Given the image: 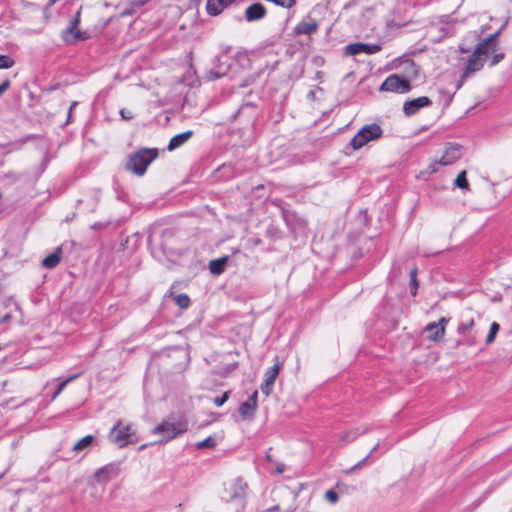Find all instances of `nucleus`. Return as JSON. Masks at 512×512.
Returning <instances> with one entry per match:
<instances>
[{
    "mask_svg": "<svg viewBox=\"0 0 512 512\" xmlns=\"http://www.w3.org/2000/svg\"><path fill=\"white\" fill-rule=\"evenodd\" d=\"M318 29V23L315 20H312L310 22L302 21L298 23L294 29L293 33L295 35H311L315 33Z\"/></svg>",
    "mask_w": 512,
    "mask_h": 512,
    "instance_id": "nucleus-17",
    "label": "nucleus"
},
{
    "mask_svg": "<svg viewBox=\"0 0 512 512\" xmlns=\"http://www.w3.org/2000/svg\"><path fill=\"white\" fill-rule=\"evenodd\" d=\"M257 397H258V392L254 391L252 393V395L248 398L247 402L252 404V406L257 408Z\"/></svg>",
    "mask_w": 512,
    "mask_h": 512,
    "instance_id": "nucleus-39",
    "label": "nucleus"
},
{
    "mask_svg": "<svg viewBox=\"0 0 512 512\" xmlns=\"http://www.w3.org/2000/svg\"><path fill=\"white\" fill-rule=\"evenodd\" d=\"M448 323V319L442 317L438 322L429 323L425 330L428 333V339L434 342H438L443 339L445 335V327Z\"/></svg>",
    "mask_w": 512,
    "mask_h": 512,
    "instance_id": "nucleus-9",
    "label": "nucleus"
},
{
    "mask_svg": "<svg viewBox=\"0 0 512 512\" xmlns=\"http://www.w3.org/2000/svg\"><path fill=\"white\" fill-rule=\"evenodd\" d=\"M149 0H130L128 2V5L134 9V11L137 9V8H140L142 7L143 5H145Z\"/></svg>",
    "mask_w": 512,
    "mask_h": 512,
    "instance_id": "nucleus-37",
    "label": "nucleus"
},
{
    "mask_svg": "<svg viewBox=\"0 0 512 512\" xmlns=\"http://www.w3.org/2000/svg\"><path fill=\"white\" fill-rule=\"evenodd\" d=\"M93 199H94V201H93V205H92L91 211H94V210H95V208H96V206H97V204H98V202H99V193H98V192H97V193H95V195H94V198H93Z\"/></svg>",
    "mask_w": 512,
    "mask_h": 512,
    "instance_id": "nucleus-44",
    "label": "nucleus"
},
{
    "mask_svg": "<svg viewBox=\"0 0 512 512\" xmlns=\"http://www.w3.org/2000/svg\"><path fill=\"white\" fill-rule=\"evenodd\" d=\"M193 134H194L193 131L188 130L183 133L175 135L174 137L171 138L167 149L169 151H173V150L181 147L193 136Z\"/></svg>",
    "mask_w": 512,
    "mask_h": 512,
    "instance_id": "nucleus-18",
    "label": "nucleus"
},
{
    "mask_svg": "<svg viewBox=\"0 0 512 512\" xmlns=\"http://www.w3.org/2000/svg\"><path fill=\"white\" fill-rule=\"evenodd\" d=\"M14 63V60L10 56L0 55V69H9Z\"/></svg>",
    "mask_w": 512,
    "mask_h": 512,
    "instance_id": "nucleus-32",
    "label": "nucleus"
},
{
    "mask_svg": "<svg viewBox=\"0 0 512 512\" xmlns=\"http://www.w3.org/2000/svg\"><path fill=\"white\" fill-rule=\"evenodd\" d=\"M378 448V444H376L373 449L371 450V452L365 457L363 458L361 461H359L357 464H355L349 471H353V470H356L358 468H360L366 461L367 459L370 457V455Z\"/></svg>",
    "mask_w": 512,
    "mask_h": 512,
    "instance_id": "nucleus-36",
    "label": "nucleus"
},
{
    "mask_svg": "<svg viewBox=\"0 0 512 512\" xmlns=\"http://www.w3.org/2000/svg\"><path fill=\"white\" fill-rule=\"evenodd\" d=\"M496 48L491 45V44H488L487 42H485L484 40H482L481 42H479L474 50V53L476 55H478L479 57L481 58H484V61L486 60V57L487 55L490 53V52H495Z\"/></svg>",
    "mask_w": 512,
    "mask_h": 512,
    "instance_id": "nucleus-21",
    "label": "nucleus"
},
{
    "mask_svg": "<svg viewBox=\"0 0 512 512\" xmlns=\"http://www.w3.org/2000/svg\"><path fill=\"white\" fill-rule=\"evenodd\" d=\"M11 319L10 314H6L5 316L0 318V323L8 322Z\"/></svg>",
    "mask_w": 512,
    "mask_h": 512,
    "instance_id": "nucleus-45",
    "label": "nucleus"
},
{
    "mask_svg": "<svg viewBox=\"0 0 512 512\" xmlns=\"http://www.w3.org/2000/svg\"><path fill=\"white\" fill-rule=\"evenodd\" d=\"M282 368V363L279 361L278 357L275 358L274 365L267 369L264 375V381L261 384V391L266 396H269L273 390V386L276 378L279 375V372Z\"/></svg>",
    "mask_w": 512,
    "mask_h": 512,
    "instance_id": "nucleus-6",
    "label": "nucleus"
},
{
    "mask_svg": "<svg viewBox=\"0 0 512 512\" xmlns=\"http://www.w3.org/2000/svg\"><path fill=\"white\" fill-rule=\"evenodd\" d=\"M79 377V374H75V375H72L71 377H69L68 379H66L65 381L61 382L56 391L54 392V394L52 395V400H54L62 391L63 389L66 387V385L71 382L72 380L76 379Z\"/></svg>",
    "mask_w": 512,
    "mask_h": 512,
    "instance_id": "nucleus-31",
    "label": "nucleus"
},
{
    "mask_svg": "<svg viewBox=\"0 0 512 512\" xmlns=\"http://www.w3.org/2000/svg\"><path fill=\"white\" fill-rule=\"evenodd\" d=\"M175 303L182 309H186L190 305V298L186 294H179L173 296Z\"/></svg>",
    "mask_w": 512,
    "mask_h": 512,
    "instance_id": "nucleus-27",
    "label": "nucleus"
},
{
    "mask_svg": "<svg viewBox=\"0 0 512 512\" xmlns=\"http://www.w3.org/2000/svg\"><path fill=\"white\" fill-rule=\"evenodd\" d=\"M120 114H121L123 119H131L133 117L132 113L130 111L125 110V109H122L120 111Z\"/></svg>",
    "mask_w": 512,
    "mask_h": 512,
    "instance_id": "nucleus-41",
    "label": "nucleus"
},
{
    "mask_svg": "<svg viewBox=\"0 0 512 512\" xmlns=\"http://www.w3.org/2000/svg\"><path fill=\"white\" fill-rule=\"evenodd\" d=\"M136 430L131 424H125L122 420H118L111 428L109 433L110 442L123 448L130 443H135Z\"/></svg>",
    "mask_w": 512,
    "mask_h": 512,
    "instance_id": "nucleus-3",
    "label": "nucleus"
},
{
    "mask_svg": "<svg viewBox=\"0 0 512 512\" xmlns=\"http://www.w3.org/2000/svg\"><path fill=\"white\" fill-rule=\"evenodd\" d=\"M286 512H291V511L287 510Z\"/></svg>",
    "mask_w": 512,
    "mask_h": 512,
    "instance_id": "nucleus-53",
    "label": "nucleus"
},
{
    "mask_svg": "<svg viewBox=\"0 0 512 512\" xmlns=\"http://www.w3.org/2000/svg\"><path fill=\"white\" fill-rule=\"evenodd\" d=\"M417 272H418V269L413 268L409 273L410 292L413 296H415L417 294V290H418Z\"/></svg>",
    "mask_w": 512,
    "mask_h": 512,
    "instance_id": "nucleus-25",
    "label": "nucleus"
},
{
    "mask_svg": "<svg viewBox=\"0 0 512 512\" xmlns=\"http://www.w3.org/2000/svg\"><path fill=\"white\" fill-rule=\"evenodd\" d=\"M504 59V53H497V54H494L491 61H490V66H495L497 65L499 62H501L502 60Z\"/></svg>",
    "mask_w": 512,
    "mask_h": 512,
    "instance_id": "nucleus-38",
    "label": "nucleus"
},
{
    "mask_svg": "<svg viewBox=\"0 0 512 512\" xmlns=\"http://www.w3.org/2000/svg\"><path fill=\"white\" fill-rule=\"evenodd\" d=\"M379 90L381 92L407 93L411 90V84L405 78L398 74L389 75L381 84Z\"/></svg>",
    "mask_w": 512,
    "mask_h": 512,
    "instance_id": "nucleus-5",
    "label": "nucleus"
},
{
    "mask_svg": "<svg viewBox=\"0 0 512 512\" xmlns=\"http://www.w3.org/2000/svg\"><path fill=\"white\" fill-rule=\"evenodd\" d=\"M210 74H211V79H217L222 76L220 73H217V72H211Z\"/></svg>",
    "mask_w": 512,
    "mask_h": 512,
    "instance_id": "nucleus-47",
    "label": "nucleus"
},
{
    "mask_svg": "<svg viewBox=\"0 0 512 512\" xmlns=\"http://www.w3.org/2000/svg\"><path fill=\"white\" fill-rule=\"evenodd\" d=\"M380 44H366V43H352L345 47L346 55H358L360 53H365L368 55L375 54L381 50Z\"/></svg>",
    "mask_w": 512,
    "mask_h": 512,
    "instance_id": "nucleus-8",
    "label": "nucleus"
},
{
    "mask_svg": "<svg viewBox=\"0 0 512 512\" xmlns=\"http://www.w3.org/2000/svg\"><path fill=\"white\" fill-rule=\"evenodd\" d=\"M256 409L257 408L252 406V404L245 401V402L241 403V405L239 407V413L243 419H249L254 416Z\"/></svg>",
    "mask_w": 512,
    "mask_h": 512,
    "instance_id": "nucleus-23",
    "label": "nucleus"
},
{
    "mask_svg": "<svg viewBox=\"0 0 512 512\" xmlns=\"http://www.w3.org/2000/svg\"><path fill=\"white\" fill-rule=\"evenodd\" d=\"M80 12H77L75 18L70 22L69 27L65 31V39L66 41L74 42L77 40L86 39L85 33H82L80 30H77V26L79 23Z\"/></svg>",
    "mask_w": 512,
    "mask_h": 512,
    "instance_id": "nucleus-13",
    "label": "nucleus"
},
{
    "mask_svg": "<svg viewBox=\"0 0 512 512\" xmlns=\"http://www.w3.org/2000/svg\"><path fill=\"white\" fill-rule=\"evenodd\" d=\"M215 446L216 439L212 436H209L206 439L196 443V448L198 449L214 448Z\"/></svg>",
    "mask_w": 512,
    "mask_h": 512,
    "instance_id": "nucleus-28",
    "label": "nucleus"
},
{
    "mask_svg": "<svg viewBox=\"0 0 512 512\" xmlns=\"http://www.w3.org/2000/svg\"><path fill=\"white\" fill-rule=\"evenodd\" d=\"M267 14L265 6L261 3H253L245 10V19L248 22H254L263 19Z\"/></svg>",
    "mask_w": 512,
    "mask_h": 512,
    "instance_id": "nucleus-12",
    "label": "nucleus"
},
{
    "mask_svg": "<svg viewBox=\"0 0 512 512\" xmlns=\"http://www.w3.org/2000/svg\"><path fill=\"white\" fill-rule=\"evenodd\" d=\"M356 434L351 432V433H347L344 437H343V440L345 441H352L356 438Z\"/></svg>",
    "mask_w": 512,
    "mask_h": 512,
    "instance_id": "nucleus-43",
    "label": "nucleus"
},
{
    "mask_svg": "<svg viewBox=\"0 0 512 512\" xmlns=\"http://www.w3.org/2000/svg\"><path fill=\"white\" fill-rule=\"evenodd\" d=\"M431 100L426 96L408 100L403 105V112L406 116L415 115L421 108L430 106Z\"/></svg>",
    "mask_w": 512,
    "mask_h": 512,
    "instance_id": "nucleus-11",
    "label": "nucleus"
},
{
    "mask_svg": "<svg viewBox=\"0 0 512 512\" xmlns=\"http://www.w3.org/2000/svg\"><path fill=\"white\" fill-rule=\"evenodd\" d=\"M484 58L479 57L474 52L468 58L467 65L462 73L461 82L458 85V88L462 86L463 82L474 72L481 70L484 66Z\"/></svg>",
    "mask_w": 512,
    "mask_h": 512,
    "instance_id": "nucleus-10",
    "label": "nucleus"
},
{
    "mask_svg": "<svg viewBox=\"0 0 512 512\" xmlns=\"http://www.w3.org/2000/svg\"><path fill=\"white\" fill-rule=\"evenodd\" d=\"M134 12H135L134 9L129 6L128 8H126L122 11L121 16H123V17L131 16Z\"/></svg>",
    "mask_w": 512,
    "mask_h": 512,
    "instance_id": "nucleus-42",
    "label": "nucleus"
},
{
    "mask_svg": "<svg viewBox=\"0 0 512 512\" xmlns=\"http://www.w3.org/2000/svg\"><path fill=\"white\" fill-rule=\"evenodd\" d=\"M119 474L120 465L119 463L113 462L97 469L94 473V478L98 483L104 484L116 478Z\"/></svg>",
    "mask_w": 512,
    "mask_h": 512,
    "instance_id": "nucleus-7",
    "label": "nucleus"
},
{
    "mask_svg": "<svg viewBox=\"0 0 512 512\" xmlns=\"http://www.w3.org/2000/svg\"><path fill=\"white\" fill-rule=\"evenodd\" d=\"M11 83L8 79H6L5 81H3L1 84H0V96L6 91L9 89Z\"/></svg>",
    "mask_w": 512,
    "mask_h": 512,
    "instance_id": "nucleus-40",
    "label": "nucleus"
},
{
    "mask_svg": "<svg viewBox=\"0 0 512 512\" xmlns=\"http://www.w3.org/2000/svg\"><path fill=\"white\" fill-rule=\"evenodd\" d=\"M158 156L157 149L143 148L132 154L126 163V169L141 176L148 165Z\"/></svg>",
    "mask_w": 512,
    "mask_h": 512,
    "instance_id": "nucleus-2",
    "label": "nucleus"
},
{
    "mask_svg": "<svg viewBox=\"0 0 512 512\" xmlns=\"http://www.w3.org/2000/svg\"><path fill=\"white\" fill-rule=\"evenodd\" d=\"M228 257H222L209 262V270L214 275H220L224 272Z\"/></svg>",
    "mask_w": 512,
    "mask_h": 512,
    "instance_id": "nucleus-20",
    "label": "nucleus"
},
{
    "mask_svg": "<svg viewBox=\"0 0 512 512\" xmlns=\"http://www.w3.org/2000/svg\"><path fill=\"white\" fill-rule=\"evenodd\" d=\"M324 499L330 504L334 505L339 500V494L334 489H330L325 492Z\"/></svg>",
    "mask_w": 512,
    "mask_h": 512,
    "instance_id": "nucleus-30",
    "label": "nucleus"
},
{
    "mask_svg": "<svg viewBox=\"0 0 512 512\" xmlns=\"http://www.w3.org/2000/svg\"><path fill=\"white\" fill-rule=\"evenodd\" d=\"M284 471V467H277V472L278 473H283Z\"/></svg>",
    "mask_w": 512,
    "mask_h": 512,
    "instance_id": "nucleus-50",
    "label": "nucleus"
},
{
    "mask_svg": "<svg viewBox=\"0 0 512 512\" xmlns=\"http://www.w3.org/2000/svg\"><path fill=\"white\" fill-rule=\"evenodd\" d=\"M475 325L474 319H468L462 321L457 328V332L460 335H466L468 331H470Z\"/></svg>",
    "mask_w": 512,
    "mask_h": 512,
    "instance_id": "nucleus-24",
    "label": "nucleus"
},
{
    "mask_svg": "<svg viewBox=\"0 0 512 512\" xmlns=\"http://www.w3.org/2000/svg\"><path fill=\"white\" fill-rule=\"evenodd\" d=\"M279 510H280L279 505H275L271 508H268L265 512H275V511H279Z\"/></svg>",
    "mask_w": 512,
    "mask_h": 512,
    "instance_id": "nucleus-46",
    "label": "nucleus"
},
{
    "mask_svg": "<svg viewBox=\"0 0 512 512\" xmlns=\"http://www.w3.org/2000/svg\"><path fill=\"white\" fill-rule=\"evenodd\" d=\"M61 257L62 248L58 247L53 253L43 259L42 265L48 269L55 268L60 263Z\"/></svg>",
    "mask_w": 512,
    "mask_h": 512,
    "instance_id": "nucleus-19",
    "label": "nucleus"
},
{
    "mask_svg": "<svg viewBox=\"0 0 512 512\" xmlns=\"http://www.w3.org/2000/svg\"><path fill=\"white\" fill-rule=\"evenodd\" d=\"M464 344H467V345H473L474 344V340L472 339H467L466 341L463 342Z\"/></svg>",
    "mask_w": 512,
    "mask_h": 512,
    "instance_id": "nucleus-48",
    "label": "nucleus"
},
{
    "mask_svg": "<svg viewBox=\"0 0 512 512\" xmlns=\"http://www.w3.org/2000/svg\"><path fill=\"white\" fill-rule=\"evenodd\" d=\"M71 114H72V111H70V110H69V111H68V121H69V120H70V118H71Z\"/></svg>",
    "mask_w": 512,
    "mask_h": 512,
    "instance_id": "nucleus-52",
    "label": "nucleus"
},
{
    "mask_svg": "<svg viewBox=\"0 0 512 512\" xmlns=\"http://www.w3.org/2000/svg\"><path fill=\"white\" fill-rule=\"evenodd\" d=\"M460 50H461L462 52H467V51H468V48H464L463 46H460Z\"/></svg>",
    "mask_w": 512,
    "mask_h": 512,
    "instance_id": "nucleus-51",
    "label": "nucleus"
},
{
    "mask_svg": "<svg viewBox=\"0 0 512 512\" xmlns=\"http://www.w3.org/2000/svg\"><path fill=\"white\" fill-rule=\"evenodd\" d=\"M228 398L229 392H225L222 396L214 398L213 403L216 406L220 407L228 400Z\"/></svg>",
    "mask_w": 512,
    "mask_h": 512,
    "instance_id": "nucleus-35",
    "label": "nucleus"
},
{
    "mask_svg": "<svg viewBox=\"0 0 512 512\" xmlns=\"http://www.w3.org/2000/svg\"><path fill=\"white\" fill-rule=\"evenodd\" d=\"M187 429L188 423L184 418L170 416L153 429V434L162 436V439L159 440V442L166 443L185 433Z\"/></svg>",
    "mask_w": 512,
    "mask_h": 512,
    "instance_id": "nucleus-1",
    "label": "nucleus"
},
{
    "mask_svg": "<svg viewBox=\"0 0 512 512\" xmlns=\"http://www.w3.org/2000/svg\"><path fill=\"white\" fill-rule=\"evenodd\" d=\"M77 104H78V103H77L76 101L72 102V104L70 105V111H72L73 109H75V107L77 106Z\"/></svg>",
    "mask_w": 512,
    "mask_h": 512,
    "instance_id": "nucleus-49",
    "label": "nucleus"
},
{
    "mask_svg": "<svg viewBox=\"0 0 512 512\" xmlns=\"http://www.w3.org/2000/svg\"><path fill=\"white\" fill-rule=\"evenodd\" d=\"M235 0H207L206 11L210 16H217Z\"/></svg>",
    "mask_w": 512,
    "mask_h": 512,
    "instance_id": "nucleus-16",
    "label": "nucleus"
},
{
    "mask_svg": "<svg viewBox=\"0 0 512 512\" xmlns=\"http://www.w3.org/2000/svg\"><path fill=\"white\" fill-rule=\"evenodd\" d=\"M503 27H501L497 32H495L494 34H491L490 36H488L487 38L484 39L485 42H487L488 44H491L493 45L495 48L497 47V39L502 31Z\"/></svg>",
    "mask_w": 512,
    "mask_h": 512,
    "instance_id": "nucleus-34",
    "label": "nucleus"
},
{
    "mask_svg": "<svg viewBox=\"0 0 512 512\" xmlns=\"http://www.w3.org/2000/svg\"><path fill=\"white\" fill-rule=\"evenodd\" d=\"M247 484L241 479L237 478L229 488L230 500H243L246 496Z\"/></svg>",
    "mask_w": 512,
    "mask_h": 512,
    "instance_id": "nucleus-15",
    "label": "nucleus"
},
{
    "mask_svg": "<svg viewBox=\"0 0 512 512\" xmlns=\"http://www.w3.org/2000/svg\"><path fill=\"white\" fill-rule=\"evenodd\" d=\"M454 185L463 190L469 188V183L466 178V171L463 170L458 174L457 178L454 181Z\"/></svg>",
    "mask_w": 512,
    "mask_h": 512,
    "instance_id": "nucleus-26",
    "label": "nucleus"
},
{
    "mask_svg": "<svg viewBox=\"0 0 512 512\" xmlns=\"http://www.w3.org/2000/svg\"><path fill=\"white\" fill-rule=\"evenodd\" d=\"M94 440H95L94 436L87 435V436L79 439L74 444L72 450L75 451V452H80V451L86 450V449L90 448L93 445Z\"/></svg>",
    "mask_w": 512,
    "mask_h": 512,
    "instance_id": "nucleus-22",
    "label": "nucleus"
},
{
    "mask_svg": "<svg viewBox=\"0 0 512 512\" xmlns=\"http://www.w3.org/2000/svg\"><path fill=\"white\" fill-rule=\"evenodd\" d=\"M480 37H481V32H477V31L469 32L464 38V43L472 44L474 42L479 41Z\"/></svg>",
    "mask_w": 512,
    "mask_h": 512,
    "instance_id": "nucleus-33",
    "label": "nucleus"
},
{
    "mask_svg": "<svg viewBox=\"0 0 512 512\" xmlns=\"http://www.w3.org/2000/svg\"><path fill=\"white\" fill-rule=\"evenodd\" d=\"M382 133L383 131L378 124L365 125L352 138L350 145L354 150H359L368 142L379 139Z\"/></svg>",
    "mask_w": 512,
    "mask_h": 512,
    "instance_id": "nucleus-4",
    "label": "nucleus"
},
{
    "mask_svg": "<svg viewBox=\"0 0 512 512\" xmlns=\"http://www.w3.org/2000/svg\"><path fill=\"white\" fill-rule=\"evenodd\" d=\"M461 147L457 144H450L441 159L439 160V163L443 166L451 165L456 160H458L461 157Z\"/></svg>",
    "mask_w": 512,
    "mask_h": 512,
    "instance_id": "nucleus-14",
    "label": "nucleus"
},
{
    "mask_svg": "<svg viewBox=\"0 0 512 512\" xmlns=\"http://www.w3.org/2000/svg\"><path fill=\"white\" fill-rule=\"evenodd\" d=\"M499 329H500V326H499L498 323L493 322L491 324L489 333H488V335L486 337V343L487 344H490V343H492L494 341V339H495Z\"/></svg>",
    "mask_w": 512,
    "mask_h": 512,
    "instance_id": "nucleus-29",
    "label": "nucleus"
}]
</instances>
